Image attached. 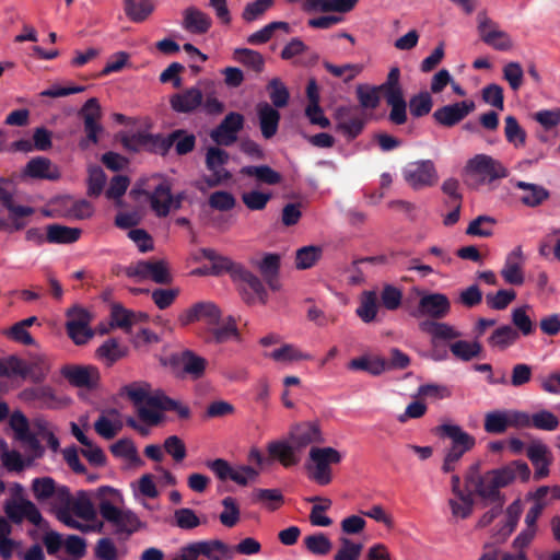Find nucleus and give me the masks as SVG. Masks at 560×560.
I'll list each match as a JSON object with an SVG mask.
<instances>
[{
	"label": "nucleus",
	"instance_id": "nucleus-1",
	"mask_svg": "<svg viewBox=\"0 0 560 560\" xmlns=\"http://www.w3.org/2000/svg\"><path fill=\"white\" fill-rule=\"evenodd\" d=\"M95 495L98 499V513L105 522L114 527L116 536L128 539L138 530L147 527V524L133 511L118 506L124 503V497L118 489L102 486L96 490Z\"/></svg>",
	"mask_w": 560,
	"mask_h": 560
},
{
	"label": "nucleus",
	"instance_id": "nucleus-2",
	"mask_svg": "<svg viewBox=\"0 0 560 560\" xmlns=\"http://www.w3.org/2000/svg\"><path fill=\"white\" fill-rule=\"evenodd\" d=\"M381 92L390 107L389 120L395 125H404L407 121V103L400 84L398 67L390 68L386 80L381 84Z\"/></svg>",
	"mask_w": 560,
	"mask_h": 560
},
{
	"label": "nucleus",
	"instance_id": "nucleus-3",
	"mask_svg": "<svg viewBox=\"0 0 560 560\" xmlns=\"http://www.w3.org/2000/svg\"><path fill=\"white\" fill-rule=\"evenodd\" d=\"M310 463L306 464L308 477L320 486H327L331 482V465H337L342 460L341 453L330 446H313L308 454Z\"/></svg>",
	"mask_w": 560,
	"mask_h": 560
},
{
	"label": "nucleus",
	"instance_id": "nucleus-4",
	"mask_svg": "<svg viewBox=\"0 0 560 560\" xmlns=\"http://www.w3.org/2000/svg\"><path fill=\"white\" fill-rule=\"evenodd\" d=\"M83 121L85 136L79 140V148L83 151L89 150L92 145L98 144L104 127L101 124L102 108L100 102L95 97L89 98L78 113Z\"/></svg>",
	"mask_w": 560,
	"mask_h": 560
},
{
	"label": "nucleus",
	"instance_id": "nucleus-5",
	"mask_svg": "<svg viewBox=\"0 0 560 560\" xmlns=\"http://www.w3.org/2000/svg\"><path fill=\"white\" fill-rule=\"evenodd\" d=\"M184 133V129H176L164 137L161 133H145L139 132L133 135L129 139L124 140V145L132 151H137L140 148H145L154 154L162 156L166 155L170 149L174 145L176 139Z\"/></svg>",
	"mask_w": 560,
	"mask_h": 560
},
{
	"label": "nucleus",
	"instance_id": "nucleus-6",
	"mask_svg": "<svg viewBox=\"0 0 560 560\" xmlns=\"http://www.w3.org/2000/svg\"><path fill=\"white\" fill-rule=\"evenodd\" d=\"M12 372L16 376L24 380H30L33 383H43L51 369V363L47 354L35 353L30 355L28 360H23L15 355V359L11 360Z\"/></svg>",
	"mask_w": 560,
	"mask_h": 560
},
{
	"label": "nucleus",
	"instance_id": "nucleus-7",
	"mask_svg": "<svg viewBox=\"0 0 560 560\" xmlns=\"http://www.w3.org/2000/svg\"><path fill=\"white\" fill-rule=\"evenodd\" d=\"M451 301L440 292L421 293L418 306L410 313L412 317H427L425 320H442L451 313Z\"/></svg>",
	"mask_w": 560,
	"mask_h": 560
},
{
	"label": "nucleus",
	"instance_id": "nucleus-8",
	"mask_svg": "<svg viewBox=\"0 0 560 560\" xmlns=\"http://www.w3.org/2000/svg\"><path fill=\"white\" fill-rule=\"evenodd\" d=\"M402 176L406 183L416 190L434 186L439 178L435 165L431 160L408 163L402 171Z\"/></svg>",
	"mask_w": 560,
	"mask_h": 560
},
{
	"label": "nucleus",
	"instance_id": "nucleus-9",
	"mask_svg": "<svg viewBox=\"0 0 560 560\" xmlns=\"http://www.w3.org/2000/svg\"><path fill=\"white\" fill-rule=\"evenodd\" d=\"M524 419L521 410L497 409L485 415L483 429L490 434H502L509 428L522 429Z\"/></svg>",
	"mask_w": 560,
	"mask_h": 560
},
{
	"label": "nucleus",
	"instance_id": "nucleus-10",
	"mask_svg": "<svg viewBox=\"0 0 560 560\" xmlns=\"http://www.w3.org/2000/svg\"><path fill=\"white\" fill-rule=\"evenodd\" d=\"M222 312L219 306L210 301H201L192 304L178 315V323L186 327L196 322H203L208 326H217L220 324Z\"/></svg>",
	"mask_w": 560,
	"mask_h": 560
},
{
	"label": "nucleus",
	"instance_id": "nucleus-11",
	"mask_svg": "<svg viewBox=\"0 0 560 560\" xmlns=\"http://www.w3.org/2000/svg\"><path fill=\"white\" fill-rule=\"evenodd\" d=\"M229 160L230 155L225 150L219 147L208 148L206 152V166L212 174L206 176L203 180L209 187H217L231 178L230 172L224 168Z\"/></svg>",
	"mask_w": 560,
	"mask_h": 560
},
{
	"label": "nucleus",
	"instance_id": "nucleus-12",
	"mask_svg": "<svg viewBox=\"0 0 560 560\" xmlns=\"http://www.w3.org/2000/svg\"><path fill=\"white\" fill-rule=\"evenodd\" d=\"M467 170L481 177L482 182L491 183L508 176L506 167L487 154H477L467 163Z\"/></svg>",
	"mask_w": 560,
	"mask_h": 560
},
{
	"label": "nucleus",
	"instance_id": "nucleus-13",
	"mask_svg": "<svg viewBox=\"0 0 560 560\" xmlns=\"http://www.w3.org/2000/svg\"><path fill=\"white\" fill-rule=\"evenodd\" d=\"M243 127L244 116L240 113L231 112L211 130L210 138L217 145L230 147L237 140V135Z\"/></svg>",
	"mask_w": 560,
	"mask_h": 560
},
{
	"label": "nucleus",
	"instance_id": "nucleus-14",
	"mask_svg": "<svg viewBox=\"0 0 560 560\" xmlns=\"http://www.w3.org/2000/svg\"><path fill=\"white\" fill-rule=\"evenodd\" d=\"M289 440L298 452H302L308 445L325 442L320 425L317 421H304L292 425Z\"/></svg>",
	"mask_w": 560,
	"mask_h": 560
},
{
	"label": "nucleus",
	"instance_id": "nucleus-15",
	"mask_svg": "<svg viewBox=\"0 0 560 560\" xmlns=\"http://www.w3.org/2000/svg\"><path fill=\"white\" fill-rule=\"evenodd\" d=\"M336 128L341 131L349 140L355 139L365 126V119L359 113L357 107L340 106L336 109Z\"/></svg>",
	"mask_w": 560,
	"mask_h": 560
},
{
	"label": "nucleus",
	"instance_id": "nucleus-16",
	"mask_svg": "<svg viewBox=\"0 0 560 560\" xmlns=\"http://www.w3.org/2000/svg\"><path fill=\"white\" fill-rule=\"evenodd\" d=\"M234 281H240L244 284L243 298L247 304H254L257 301L261 304L267 303L268 292L262 281L244 266L237 269Z\"/></svg>",
	"mask_w": 560,
	"mask_h": 560
},
{
	"label": "nucleus",
	"instance_id": "nucleus-17",
	"mask_svg": "<svg viewBox=\"0 0 560 560\" xmlns=\"http://www.w3.org/2000/svg\"><path fill=\"white\" fill-rule=\"evenodd\" d=\"M474 110L475 103L472 101H462L435 109L432 117L436 124L451 128L464 120Z\"/></svg>",
	"mask_w": 560,
	"mask_h": 560
},
{
	"label": "nucleus",
	"instance_id": "nucleus-18",
	"mask_svg": "<svg viewBox=\"0 0 560 560\" xmlns=\"http://www.w3.org/2000/svg\"><path fill=\"white\" fill-rule=\"evenodd\" d=\"M478 31L481 40L493 49L500 51L512 49L513 42L511 36L506 32L499 30L493 21L485 18L479 22Z\"/></svg>",
	"mask_w": 560,
	"mask_h": 560
},
{
	"label": "nucleus",
	"instance_id": "nucleus-19",
	"mask_svg": "<svg viewBox=\"0 0 560 560\" xmlns=\"http://www.w3.org/2000/svg\"><path fill=\"white\" fill-rule=\"evenodd\" d=\"M19 398L25 404L47 409L57 408L60 404V399L56 396L54 388L48 385L24 388L20 392Z\"/></svg>",
	"mask_w": 560,
	"mask_h": 560
},
{
	"label": "nucleus",
	"instance_id": "nucleus-20",
	"mask_svg": "<svg viewBox=\"0 0 560 560\" xmlns=\"http://www.w3.org/2000/svg\"><path fill=\"white\" fill-rule=\"evenodd\" d=\"M498 481L501 488L510 486L517 477L522 482H527L530 478V469L526 462L517 459L509 464L489 470Z\"/></svg>",
	"mask_w": 560,
	"mask_h": 560
},
{
	"label": "nucleus",
	"instance_id": "nucleus-21",
	"mask_svg": "<svg viewBox=\"0 0 560 560\" xmlns=\"http://www.w3.org/2000/svg\"><path fill=\"white\" fill-rule=\"evenodd\" d=\"M61 374L71 385L81 388H94L100 380V373L94 366L65 365Z\"/></svg>",
	"mask_w": 560,
	"mask_h": 560
},
{
	"label": "nucleus",
	"instance_id": "nucleus-22",
	"mask_svg": "<svg viewBox=\"0 0 560 560\" xmlns=\"http://www.w3.org/2000/svg\"><path fill=\"white\" fill-rule=\"evenodd\" d=\"M526 455L535 468L534 480L539 481L549 476L552 456L547 445L541 442L532 443L526 450Z\"/></svg>",
	"mask_w": 560,
	"mask_h": 560
},
{
	"label": "nucleus",
	"instance_id": "nucleus-23",
	"mask_svg": "<svg viewBox=\"0 0 560 560\" xmlns=\"http://www.w3.org/2000/svg\"><path fill=\"white\" fill-rule=\"evenodd\" d=\"M203 94L197 86L175 93L170 98L171 108L179 114H189L202 105Z\"/></svg>",
	"mask_w": 560,
	"mask_h": 560
},
{
	"label": "nucleus",
	"instance_id": "nucleus-24",
	"mask_svg": "<svg viewBox=\"0 0 560 560\" xmlns=\"http://www.w3.org/2000/svg\"><path fill=\"white\" fill-rule=\"evenodd\" d=\"M270 459L278 460L283 467L295 466L300 462L298 451L292 442L284 440L271 441L267 445Z\"/></svg>",
	"mask_w": 560,
	"mask_h": 560
},
{
	"label": "nucleus",
	"instance_id": "nucleus-25",
	"mask_svg": "<svg viewBox=\"0 0 560 560\" xmlns=\"http://www.w3.org/2000/svg\"><path fill=\"white\" fill-rule=\"evenodd\" d=\"M501 487L490 471L477 476L475 492L478 497L491 503L503 505L505 498L500 492Z\"/></svg>",
	"mask_w": 560,
	"mask_h": 560
},
{
	"label": "nucleus",
	"instance_id": "nucleus-26",
	"mask_svg": "<svg viewBox=\"0 0 560 560\" xmlns=\"http://www.w3.org/2000/svg\"><path fill=\"white\" fill-rule=\"evenodd\" d=\"M211 25V18L201 10L195 7H189L184 10L182 26L188 33L202 35L210 30Z\"/></svg>",
	"mask_w": 560,
	"mask_h": 560
},
{
	"label": "nucleus",
	"instance_id": "nucleus-27",
	"mask_svg": "<svg viewBox=\"0 0 560 560\" xmlns=\"http://www.w3.org/2000/svg\"><path fill=\"white\" fill-rule=\"evenodd\" d=\"M280 259L281 257L279 254L267 253L259 261L256 262V267L260 275L272 291H278L280 289Z\"/></svg>",
	"mask_w": 560,
	"mask_h": 560
},
{
	"label": "nucleus",
	"instance_id": "nucleus-28",
	"mask_svg": "<svg viewBox=\"0 0 560 560\" xmlns=\"http://www.w3.org/2000/svg\"><path fill=\"white\" fill-rule=\"evenodd\" d=\"M149 407L161 411H173L177 415L179 420H189L191 418V410L189 406L168 397L162 392L155 393L153 397L150 398Z\"/></svg>",
	"mask_w": 560,
	"mask_h": 560
},
{
	"label": "nucleus",
	"instance_id": "nucleus-29",
	"mask_svg": "<svg viewBox=\"0 0 560 560\" xmlns=\"http://www.w3.org/2000/svg\"><path fill=\"white\" fill-rule=\"evenodd\" d=\"M257 115L262 137L272 138L278 131L280 113L272 105L264 102L257 105Z\"/></svg>",
	"mask_w": 560,
	"mask_h": 560
},
{
	"label": "nucleus",
	"instance_id": "nucleus-30",
	"mask_svg": "<svg viewBox=\"0 0 560 560\" xmlns=\"http://www.w3.org/2000/svg\"><path fill=\"white\" fill-rule=\"evenodd\" d=\"M149 199L152 210L158 217H166L173 206L174 197L171 192V185L168 182L163 180L154 190L149 194Z\"/></svg>",
	"mask_w": 560,
	"mask_h": 560
},
{
	"label": "nucleus",
	"instance_id": "nucleus-31",
	"mask_svg": "<svg viewBox=\"0 0 560 560\" xmlns=\"http://www.w3.org/2000/svg\"><path fill=\"white\" fill-rule=\"evenodd\" d=\"M200 254L205 259H208L212 262L210 273L213 276H219L223 272H229L234 280L237 275V269L243 265L234 262L231 258L226 256H222L218 254L212 248H201Z\"/></svg>",
	"mask_w": 560,
	"mask_h": 560
},
{
	"label": "nucleus",
	"instance_id": "nucleus-32",
	"mask_svg": "<svg viewBox=\"0 0 560 560\" xmlns=\"http://www.w3.org/2000/svg\"><path fill=\"white\" fill-rule=\"evenodd\" d=\"M522 250L520 247L513 249L505 258L501 276L504 281L512 285H521L524 283V273L521 267Z\"/></svg>",
	"mask_w": 560,
	"mask_h": 560
},
{
	"label": "nucleus",
	"instance_id": "nucleus-33",
	"mask_svg": "<svg viewBox=\"0 0 560 560\" xmlns=\"http://www.w3.org/2000/svg\"><path fill=\"white\" fill-rule=\"evenodd\" d=\"M25 174L32 178L57 180L60 178L59 168L47 158H34L25 167Z\"/></svg>",
	"mask_w": 560,
	"mask_h": 560
},
{
	"label": "nucleus",
	"instance_id": "nucleus-34",
	"mask_svg": "<svg viewBox=\"0 0 560 560\" xmlns=\"http://www.w3.org/2000/svg\"><path fill=\"white\" fill-rule=\"evenodd\" d=\"M514 187L526 191L520 200L524 206L529 208L539 207L550 197L549 190L541 185L516 180Z\"/></svg>",
	"mask_w": 560,
	"mask_h": 560
},
{
	"label": "nucleus",
	"instance_id": "nucleus-35",
	"mask_svg": "<svg viewBox=\"0 0 560 560\" xmlns=\"http://www.w3.org/2000/svg\"><path fill=\"white\" fill-rule=\"evenodd\" d=\"M419 328L434 340H454L462 336L454 326L441 320H422L419 323Z\"/></svg>",
	"mask_w": 560,
	"mask_h": 560
},
{
	"label": "nucleus",
	"instance_id": "nucleus-36",
	"mask_svg": "<svg viewBox=\"0 0 560 560\" xmlns=\"http://www.w3.org/2000/svg\"><path fill=\"white\" fill-rule=\"evenodd\" d=\"M435 432L451 439L452 446L464 448V451H470L476 443L475 438L457 424H441L435 428Z\"/></svg>",
	"mask_w": 560,
	"mask_h": 560
},
{
	"label": "nucleus",
	"instance_id": "nucleus-37",
	"mask_svg": "<svg viewBox=\"0 0 560 560\" xmlns=\"http://www.w3.org/2000/svg\"><path fill=\"white\" fill-rule=\"evenodd\" d=\"M524 424H522V429L525 428H535L537 430L542 431H555L559 427L558 417L549 410L542 409L533 415H529L523 411Z\"/></svg>",
	"mask_w": 560,
	"mask_h": 560
},
{
	"label": "nucleus",
	"instance_id": "nucleus-38",
	"mask_svg": "<svg viewBox=\"0 0 560 560\" xmlns=\"http://www.w3.org/2000/svg\"><path fill=\"white\" fill-rule=\"evenodd\" d=\"M243 176L253 177L259 184L269 186L279 185L282 182V175L269 165H248L240 171Z\"/></svg>",
	"mask_w": 560,
	"mask_h": 560
},
{
	"label": "nucleus",
	"instance_id": "nucleus-39",
	"mask_svg": "<svg viewBox=\"0 0 560 560\" xmlns=\"http://www.w3.org/2000/svg\"><path fill=\"white\" fill-rule=\"evenodd\" d=\"M72 513L79 518L88 522L94 521L96 518V510L88 491L80 490L73 497L69 508V514L72 515Z\"/></svg>",
	"mask_w": 560,
	"mask_h": 560
},
{
	"label": "nucleus",
	"instance_id": "nucleus-40",
	"mask_svg": "<svg viewBox=\"0 0 560 560\" xmlns=\"http://www.w3.org/2000/svg\"><path fill=\"white\" fill-rule=\"evenodd\" d=\"M81 233L82 231L79 228L49 224L47 226L46 242L50 244H72L80 238Z\"/></svg>",
	"mask_w": 560,
	"mask_h": 560
},
{
	"label": "nucleus",
	"instance_id": "nucleus-41",
	"mask_svg": "<svg viewBox=\"0 0 560 560\" xmlns=\"http://www.w3.org/2000/svg\"><path fill=\"white\" fill-rule=\"evenodd\" d=\"M124 11L130 21L141 23L154 11V4L152 0H124Z\"/></svg>",
	"mask_w": 560,
	"mask_h": 560
},
{
	"label": "nucleus",
	"instance_id": "nucleus-42",
	"mask_svg": "<svg viewBox=\"0 0 560 560\" xmlns=\"http://www.w3.org/2000/svg\"><path fill=\"white\" fill-rule=\"evenodd\" d=\"M348 368L353 371H365L373 376H378L388 370L387 360L383 358H369V357H359L352 359Z\"/></svg>",
	"mask_w": 560,
	"mask_h": 560
},
{
	"label": "nucleus",
	"instance_id": "nucleus-43",
	"mask_svg": "<svg viewBox=\"0 0 560 560\" xmlns=\"http://www.w3.org/2000/svg\"><path fill=\"white\" fill-rule=\"evenodd\" d=\"M520 337V334L510 325H502L493 330L488 338V343L491 348L505 350L514 345Z\"/></svg>",
	"mask_w": 560,
	"mask_h": 560
},
{
	"label": "nucleus",
	"instance_id": "nucleus-44",
	"mask_svg": "<svg viewBox=\"0 0 560 560\" xmlns=\"http://www.w3.org/2000/svg\"><path fill=\"white\" fill-rule=\"evenodd\" d=\"M210 334L212 341L215 343H225L230 340L238 341L241 339L236 319L233 316H229L220 326H212Z\"/></svg>",
	"mask_w": 560,
	"mask_h": 560
},
{
	"label": "nucleus",
	"instance_id": "nucleus-45",
	"mask_svg": "<svg viewBox=\"0 0 560 560\" xmlns=\"http://www.w3.org/2000/svg\"><path fill=\"white\" fill-rule=\"evenodd\" d=\"M127 354V348L116 339L110 338L104 341L96 350V357L107 365H112Z\"/></svg>",
	"mask_w": 560,
	"mask_h": 560
},
{
	"label": "nucleus",
	"instance_id": "nucleus-46",
	"mask_svg": "<svg viewBox=\"0 0 560 560\" xmlns=\"http://www.w3.org/2000/svg\"><path fill=\"white\" fill-rule=\"evenodd\" d=\"M278 30H281V31H283L287 34L291 32V27H290V24L288 22L275 21V22L268 23L262 28H260V30L254 32L253 34H250L247 37V43L249 45H262V44H266L267 42H269L271 39V37L273 36L275 32L278 31Z\"/></svg>",
	"mask_w": 560,
	"mask_h": 560
},
{
	"label": "nucleus",
	"instance_id": "nucleus-47",
	"mask_svg": "<svg viewBox=\"0 0 560 560\" xmlns=\"http://www.w3.org/2000/svg\"><path fill=\"white\" fill-rule=\"evenodd\" d=\"M450 350L456 359L468 362L480 354L482 347L477 341L458 340L450 345Z\"/></svg>",
	"mask_w": 560,
	"mask_h": 560
},
{
	"label": "nucleus",
	"instance_id": "nucleus-48",
	"mask_svg": "<svg viewBox=\"0 0 560 560\" xmlns=\"http://www.w3.org/2000/svg\"><path fill=\"white\" fill-rule=\"evenodd\" d=\"M323 249L319 246L310 245L301 247L295 254V267L300 270L312 268L322 257Z\"/></svg>",
	"mask_w": 560,
	"mask_h": 560
},
{
	"label": "nucleus",
	"instance_id": "nucleus-49",
	"mask_svg": "<svg viewBox=\"0 0 560 560\" xmlns=\"http://www.w3.org/2000/svg\"><path fill=\"white\" fill-rule=\"evenodd\" d=\"M497 220L490 215H478L466 229V234L470 236L490 237L493 234V228Z\"/></svg>",
	"mask_w": 560,
	"mask_h": 560
},
{
	"label": "nucleus",
	"instance_id": "nucleus-50",
	"mask_svg": "<svg viewBox=\"0 0 560 560\" xmlns=\"http://www.w3.org/2000/svg\"><path fill=\"white\" fill-rule=\"evenodd\" d=\"M275 4V0H255L248 2L242 12V19L246 23H253L261 20L266 12Z\"/></svg>",
	"mask_w": 560,
	"mask_h": 560
},
{
	"label": "nucleus",
	"instance_id": "nucleus-51",
	"mask_svg": "<svg viewBox=\"0 0 560 560\" xmlns=\"http://www.w3.org/2000/svg\"><path fill=\"white\" fill-rule=\"evenodd\" d=\"M234 58L257 73L264 70L265 60L260 52L248 48H236Z\"/></svg>",
	"mask_w": 560,
	"mask_h": 560
},
{
	"label": "nucleus",
	"instance_id": "nucleus-52",
	"mask_svg": "<svg viewBox=\"0 0 560 560\" xmlns=\"http://www.w3.org/2000/svg\"><path fill=\"white\" fill-rule=\"evenodd\" d=\"M149 390L150 385L148 383L139 382H133L121 388V393L126 395L135 406H139L143 402L149 406V400L153 397V395L149 394Z\"/></svg>",
	"mask_w": 560,
	"mask_h": 560
},
{
	"label": "nucleus",
	"instance_id": "nucleus-53",
	"mask_svg": "<svg viewBox=\"0 0 560 560\" xmlns=\"http://www.w3.org/2000/svg\"><path fill=\"white\" fill-rule=\"evenodd\" d=\"M269 97L272 103V107L282 108L285 107L290 100V93L287 86L281 82L279 78H273L267 85Z\"/></svg>",
	"mask_w": 560,
	"mask_h": 560
},
{
	"label": "nucleus",
	"instance_id": "nucleus-54",
	"mask_svg": "<svg viewBox=\"0 0 560 560\" xmlns=\"http://www.w3.org/2000/svg\"><path fill=\"white\" fill-rule=\"evenodd\" d=\"M504 135L508 142L512 143L515 148L524 147L526 142V131L520 126L514 116L505 117Z\"/></svg>",
	"mask_w": 560,
	"mask_h": 560
},
{
	"label": "nucleus",
	"instance_id": "nucleus-55",
	"mask_svg": "<svg viewBox=\"0 0 560 560\" xmlns=\"http://www.w3.org/2000/svg\"><path fill=\"white\" fill-rule=\"evenodd\" d=\"M253 501L264 503L271 511L277 510L283 503V495L279 489H255Z\"/></svg>",
	"mask_w": 560,
	"mask_h": 560
},
{
	"label": "nucleus",
	"instance_id": "nucleus-56",
	"mask_svg": "<svg viewBox=\"0 0 560 560\" xmlns=\"http://www.w3.org/2000/svg\"><path fill=\"white\" fill-rule=\"evenodd\" d=\"M323 66L334 77H343V81L346 83L352 81L363 70V66L359 63H346L342 66H336L329 61H324Z\"/></svg>",
	"mask_w": 560,
	"mask_h": 560
},
{
	"label": "nucleus",
	"instance_id": "nucleus-57",
	"mask_svg": "<svg viewBox=\"0 0 560 560\" xmlns=\"http://www.w3.org/2000/svg\"><path fill=\"white\" fill-rule=\"evenodd\" d=\"M529 306L527 305L514 308L511 316L512 323L516 327V330L524 336H529L536 330L534 322L527 314Z\"/></svg>",
	"mask_w": 560,
	"mask_h": 560
},
{
	"label": "nucleus",
	"instance_id": "nucleus-58",
	"mask_svg": "<svg viewBox=\"0 0 560 560\" xmlns=\"http://www.w3.org/2000/svg\"><path fill=\"white\" fill-rule=\"evenodd\" d=\"M433 106V100L429 92H420L409 100L410 114L415 118L428 115Z\"/></svg>",
	"mask_w": 560,
	"mask_h": 560
},
{
	"label": "nucleus",
	"instance_id": "nucleus-59",
	"mask_svg": "<svg viewBox=\"0 0 560 560\" xmlns=\"http://www.w3.org/2000/svg\"><path fill=\"white\" fill-rule=\"evenodd\" d=\"M56 481L51 477L35 478L32 481V491L37 501L51 499L56 493Z\"/></svg>",
	"mask_w": 560,
	"mask_h": 560
},
{
	"label": "nucleus",
	"instance_id": "nucleus-60",
	"mask_svg": "<svg viewBox=\"0 0 560 560\" xmlns=\"http://www.w3.org/2000/svg\"><path fill=\"white\" fill-rule=\"evenodd\" d=\"M381 84L377 86L358 85L357 97L363 108L374 109L380 105Z\"/></svg>",
	"mask_w": 560,
	"mask_h": 560
},
{
	"label": "nucleus",
	"instance_id": "nucleus-61",
	"mask_svg": "<svg viewBox=\"0 0 560 560\" xmlns=\"http://www.w3.org/2000/svg\"><path fill=\"white\" fill-rule=\"evenodd\" d=\"M357 315L364 322L371 323L377 315V299L373 291L365 292L357 308Z\"/></svg>",
	"mask_w": 560,
	"mask_h": 560
},
{
	"label": "nucleus",
	"instance_id": "nucleus-62",
	"mask_svg": "<svg viewBox=\"0 0 560 560\" xmlns=\"http://www.w3.org/2000/svg\"><path fill=\"white\" fill-rule=\"evenodd\" d=\"M110 452L116 457H124L135 464H141L135 443L129 439H120L110 446Z\"/></svg>",
	"mask_w": 560,
	"mask_h": 560
},
{
	"label": "nucleus",
	"instance_id": "nucleus-63",
	"mask_svg": "<svg viewBox=\"0 0 560 560\" xmlns=\"http://www.w3.org/2000/svg\"><path fill=\"white\" fill-rule=\"evenodd\" d=\"M270 358L277 362H292L312 359L310 354L301 352L295 346L291 343H287L278 349H275L270 353Z\"/></svg>",
	"mask_w": 560,
	"mask_h": 560
},
{
	"label": "nucleus",
	"instance_id": "nucleus-64",
	"mask_svg": "<svg viewBox=\"0 0 560 560\" xmlns=\"http://www.w3.org/2000/svg\"><path fill=\"white\" fill-rule=\"evenodd\" d=\"M182 363L184 372L191 375L194 378H199L205 373L206 360L191 351H185L183 353Z\"/></svg>",
	"mask_w": 560,
	"mask_h": 560
}]
</instances>
